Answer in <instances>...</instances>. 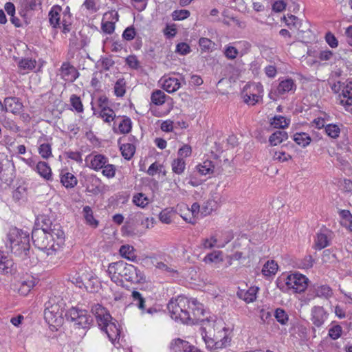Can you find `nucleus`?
I'll use <instances>...</instances> for the list:
<instances>
[{"mask_svg": "<svg viewBox=\"0 0 352 352\" xmlns=\"http://www.w3.org/2000/svg\"><path fill=\"white\" fill-rule=\"evenodd\" d=\"M32 239L36 248L46 252L47 255H54L63 249L65 235L61 226L56 223L50 230L33 229Z\"/></svg>", "mask_w": 352, "mask_h": 352, "instance_id": "nucleus-1", "label": "nucleus"}, {"mask_svg": "<svg viewBox=\"0 0 352 352\" xmlns=\"http://www.w3.org/2000/svg\"><path fill=\"white\" fill-rule=\"evenodd\" d=\"M107 272L111 280L116 283H120L122 278L134 284L146 281L143 272L137 267L122 261L109 264Z\"/></svg>", "mask_w": 352, "mask_h": 352, "instance_id": "nucleus-2", "label": "nucleus"}, {"mask_svg": "<svg viewBox=\"0 0 352 352\" xmlns=\"http://www.w3.org/2000/svg\"><path fill=\"white\" fill-rule=\"evenodd\" d=\"M65 302L60 296H50L45 304L44 317L50 325L60 326L63 323Z\"/></svg>", "mask_w": 352, "mask_h": 352, "instance_id": "nucleus-3", "label": "nucleus"}, {"mask_svg": "<svg viewBox=\"0 0 352 352\" xmlns=\"http://www.w3.org/2000/svg\"><path fill=\"white\" fill-rule=\"evenodd\" d=\"M8 240L12 252L21 257L27 256L30 247L29 234L27 232L16 228H10Z\"/></svg>", "mask_w": 352, "mask_h": 352, "instance_id": "nucleus-4", "label": "nucleus"}, {"mask_svg": "<svg viewBox=\"0 0 352 352\" xmlns=\"http://www.w3.org/2000/svg\"><path fill=\"white\" fill-rule=\"evenodd\" d=\"M167 308L171 318L175 320H180L182 323H190V298L184 296H179L177 298L170 300Z\"/></svg>", "mask_w": 352, "mask_h": 352, "instance_id": "nucleus-5", "label": "nucleus"}, {"mask_svg": "<svg viewBox=\"0 0 352 352\" xmlns=\"http://www.w3.org/2000/svg\"><path fill=\"white\" fill-rule=\"evenodd\" d=\"M308 278L299 273H293L285 276H282L279 279L278 287L281 289L292 290L294 293L303 292L307 287Z\"/></svg>", "mask_w": 352, "mask_h": 352, "instance_id": "nucleus-6", "label": "nucleus"}, {"mask_svg": "<svg viewBox=\"0 0 352 352\" xmlns=\"http://www.w3.org/2000/svg\"><path fill=\"white\" fill-rule=\"evenodd\" d=\"M67 320L74 322V325L83 329L89 328L92 322V318L85 309L72 307L65 314Z\"/></svg>", "mask_w": 352, "mask_h": 352, "instance_id": "nucleus-7", "label": "nucleus"}, {"mask_svg": "<svg viewBox=\"0 0 352 352\" xmlns=\"http://www.w3.org/2000/svg\"><path fill=\"white\" fill-rule=\"evenodd\" d=\"M91 312L95 316L97 323L101 330L104 328V326L114 320L108 311L99 304L92 306Z\"/></svg>", "mask_w": 352, "mask_h": 352, "instance_id": "nucleus-8", "label": "nucleus"}, {"mask_svg": "<svg viewBox=\"0 0 352 352\" xmlns=\"http://www.w3.org/2000/svg\"><path fill=\"white\" fill-rule=\"evenodd\" d=\"M85 162L89 168L95 171H99L106 163L109 162V159L102 154L91 153L86 157Z\"/></svg>", "mask_w": 352, "mask_h": 352, "instance_id": "nucleus-9", "label": "nucleus"}, {"mask_svg": "<svg viewBox=\"0 0 352 352\" xmlns=\"http://www.w3.org/2000/svg\"><path fill=\"white\" fill-rule=\"evenodd\" d=\"M329 314L322 306H314L311 310V321L316 327H321L328 318Z\"/></svg>", "mask_w": 352, "mask_h": 352, "instance_id": "nucleus-10", "label": "nucleus"}, {"mask_svg": "<svg viewBox=\"0 0 352 352\" xmlns=\"http://www.w3.org/2000/svg\"><path fill=\"white\" fill-rule=\"evenodd\" d=\"M333 237V232L327 228L321 229L316 234L315 239V247L318 250H322L330 245Z\"/></svg>", "mask_w": 352, "mask_h": 352, "instance_id": "nucleus-11", "label": "nucleus"}, {"mask_svg": "<svg viewBox=\"0 0 352 352\" xmlns=\"http://www.w3.org/2000/svg\"><path fill=\"white\" fill-rule=\"evenodd\" d=\"M107 336L109 340L116 345L119 343L120 339L121 329L118 322L114 320L109 324L104 326V328L102 329Z\"/></svg>", "mask_w": 352, "mask_h": 352, "instance_id": "nucleus-12", "label": "nucleus"}, {"mask_svg": "<svg viewBox=\"0 0 352 352\" xmlns=\"http://www.w3.org/2000/svg\"><path fill=\"white\" fill-rule=\"evenodd\" d=\"M230 342L228 337L226 336L225 328L223 331H219L214 336V339L210 340H205V342L208 347H214L215 349H221L226 347Z\"/></svg>", "mask_w": 352, "mask_h": 352, "instance_id": "nucleus-13", "label": "nucleus"}, {"mask_svg": "<svg viewBox=\"0 0 352 352\" xmlns=\"http://www.w3.org/2000/svg\"><path fill=\"white\" fill-rule=\"evenodd\" d=\"M60 75L67 82L74 81L78 76L76 69L68 62L62 64Z\"/></svg>", "mask_w": 352, "mask_h": 352, "instance_id": "nucleus-14", "label": "nucleus"}, {"mask_svg": "<svg viewBox=\"0 0 352 352\" xmlns=\"http://www.w3.org/2000/svg\"><path fill=\"white\" fill-rule=\"evenodd\" d=\"M4 107L6 111L16 114L20 113L23 108V104L20 102L19 98L9 97L4 100Z\"/></svg>", "mask_w": 352, "mask_h": 352, "instance_id": "nucleus-15", "label": "nucleus"}, {"mask_svg": "<svg viewBox=\"0 0 352 352\" xmlns=\"http://www.w3.org/2000/svg\"><path fill=\"white\" fill-rule=\"evenodd\" d=\"M195 346L180 338L173 340L170 344L172 352H191Z\"/></svg>", "mask_w": 352, "mask_h": 352, "instance_id": "nucleus-16", "label": "nucleus"}, {"mask_svg": "<svg viewBox=\"0 0 352 352\" xmlns=\"http://www.w3.org/2000/svg\"><path fill=\"white\" fill-rule=\"evenodd\" d=\"M190 299V308L192 315L190 322L193 323L194 321H197L201 319V316H204V306L201 303L197 301L195 298Z\"/></svg>", "mask_w": 352, "mask_h": 352, "instance_id": "nucleus-17", "label": "nucleus"}, {"mask_svg": "<svg viewBox=\"0 0 352 352\" xmlns=\"http://www.w3.org/2000/svg\"><path fill=\"white\" fill-rule=\"evenodd\" d=\"M131 296L137 307L142 310V314L147 313L152 315L157 312V309L153 307L145 309V300L139 292L133 291Z\"/></svg>", "mask_w": 352, "mask_h": 352, "instance_id": "nucleus-18", "label": "nucleus"}, {"mask_svg": "<svg viewBox=\"0 0 352 352\" xmlns=\"http://www.w3.org/2000/svg\"><path fill=\"white\" fill-rule=\"evenodd\" d=\"M218 236H219V230L215 231L214 233H212L209 238L202 239L201 244V247L204 249H212L213 248H223V243L219 244Z\"/></svg>", "mask_w": 352, "mask_h": 352, "instance_id": "nucleus-19", "label": "nucleus"}, {"mask_svg": "<svg viewBox=\"0 0 352 352\" xmlns=\"http://www.w3.org/2000/svg\"><path fill=\"white\" fill-rule=\"evenodd\" d=\"M62 12V8L60 6L56 5L52 7L49 12V21L50 25L56 28L60 26L62 21H60V13Z\"/></svg>", "mask_w": 352, "mask_h": 352, "instance_id": "nucleus-20", "label": "nucleus"}, {"mask_svg": "<svg viewBox=\"0 0 352 352\" xmlns=\"http://www.w3.org/2000/svg\"><path fill=\"white\" fill-rule=\"evenodd\" d=\"M35 279L34 277L28 276L20 281L18 288L19 293L22 296H26L35 285Z\"/></svg>", "mask_w": 352, "mask_h": 352, "instance_id": "nucleus-21", "label": "nucleus"}, {"mask_svg": "<svg viewBox=\"0 0 352 352\" xmlns=\"http://www.w3.org/2000/svg\"><path fill=\"white\" fill-rule=\"evenodd\" d=\"M258 287H250L248 290H240L237 292L239 298L243 300L248 303L252 302L256 298Z\"/></svg>", "mask_w": 352, "mask_h": 352, "instance_id": "nucleus-22", "label": "nucleus"}, {"mask_svg": "<svg viewBox=\"0 0 352 352\" xmlns=\"http://www.w3.org/2000/svg\"><path fill=\"white\" fill-rule=\"evenodd\" d=\"M34 170L39 175L46 180L52 179V170L49 164L45 162H39L36 164Z\"/></svg>", "mask_w": 352, "mask_h": 352, "instance_id": "nucleus-23", "label": "nucleus"}, {"mask_svg": "<svg viewBox=\"0 0 352 352\" xmlns=\"http://www.w3.org/2000/svg\"><path fill=\"white\" fill-rule=\"evenodd\" d=\"M338 94V100L342 105H352V89H334Z\"/></svg>", "mask_w": 352, "mask_h": 352, "instance_id": "nucleus-24", "label": "nucleus"}, {"mask_svg": "<svg viewBox=\"0 0 352 352\" xmlns=\"http://www.w3.org/2000/svg\"><path fill=\"white\" fill-rule=\"evenodd\" d=\"M13 166L10 167V166H6L3 168V170L1 173H0V179L3 183L6 184L7 186H10L14 178V169Z\"/></svg>", "mask_w": 352, "mask_h": 352, "instance_id": "nucleus-25", "label": "nucleus"}, {"mask_svg": "<svg viewBox=\"0 0 352 352\" xmlns=\"http://www.w3.org/2000/svg\"><path fill=\"white\" fill-rule=\"evenodd\" d=\"M288 138L287 133L284 131H276L273 133L269 138L270 144L272 146H276Z\"/></svg>", "mask_w": 352, "mask_h": 352, "instance_id": "nucleus-26", "label": "nucleus"}, {"mask_svg": "<svg viewBox=\"0 0 352 352\" xmlns=\"http://www.w3.org/2000/svg\"><path fill=\"white\" fill-rule=\"evenodd\" d=\"M289 123L290 119L282 116H275L270 120L271 126L276 129H285Z\"/></svg>", "mask_w": 352, "mask_h": 352, "instance_id": "nucleus-27", "label": "nucleus"}, {"mask_svg": "<svg viewBox=\"0 0 352 352\" xmlns=\"http://www.w3.org/2000/svg\"><path fill=\"white\" fill-rule=\"evenodd\" d=\"M60 182L65 188H72L77 184L78 180L72 173L67 172L61 175Z\"/></svg>", "mask_w": 352, "mask_h": 352, "instance_id": "nucleus-28", "label": "nucleus"}, {"mask_svg": "<svg viewBox=\"0 0 352 352\" xmlns=\"http://www.w3.org/2000/svg\"><path fill=\"white\" fill-rule=\"evenodd\" d=\"M293 140L297 144L302 147L307 146L311 141V138L309 134L304 132L296 133L294 135Z\"/></svg>", "mask_w": 352, "mask_h": 352, "instance_id": "nucleus-29", "label": "nucleus"}, {"mask_svg": "<svg viewBox=\"0 0 352 352\" xmlns=\"http://www.w3.org/2000/svg\"><path fill=\"white\" fill-rule=\"evenodd\" d=\"M132 201L135 206L142 208H144L150 203L148 197L142 192L134 194L133 196Z\"/></svg>", "mask_w": 352, "mask_h": 352, "instance_id": "nucleus-30", "label": "nucleus"}, {"mask_svg": "<svg viewBox=\"0 0 352 352\" xmlns=\"http://www.w3.org/2000/svg\"><path fill=\"white\" fill-rule=\"evenodd\" d=\"M36 65V60L31 58H24L18 62L19 68L26 72L33 70L35 68Z\"/></svg>", "mask_w": 352, "mask_h": 352, "instance_id": "nucleus-31", "label": "nucleus"}, {"mask_svg": "<svg viewBox=\"0 0 352 352\" xmlns=\"http://www.w3.org/2000/svg\"><path fill=\"white\" fill-rule=\"evenodd\" d=\"M219 204L214 199H209L201 206V212L204 216L210 214L212 211L217 210Z\"/></svg>", "mask_w": 352, "mask_h": 352, "instance_id": "nucleus-32", "label": "nucleus"}, {"mask_svg": "<svg viewBox=\"0 0 352 352\" xmlns=\"http://www.w3.org/2000/svg\"><path fill=\"white\" fill-rule=\"evenodd\" d=\"M241 98L245 103L249 105H254L262 99V96L260 94H248L243 89L241 92Z\"/></svg>", "mask_w": 352, "mask_h": 352, "instance_id": "nucleus-33", "label": "nucleus"}, {"mask_svg": "<svg viewBox=\"0 0 352 352\" xmlns=\"http://www.w3.org/2000/svg\"><path fill=\"white\" fill-rule=\"evenodd\" d=\"M278 268V264L274 260L267 261L263 267L262 274L265 276L274 275L276 273Z\"/></svg>", "mask_w": 352, "mask_h": 352, "instance_id": "nucleus-34", "label": "nucleus"}, {"mask_svg": "<svg viewBox=\"0 0 352 352\" xmlns=\"http://www.w3.org/2000/svg\"><path fill=\"white\" fill-rule=\"evenodd\" d=\"M176 214L175 210L171 208L164 209L159 214V219L165 224H170L172 222L173 216Z\"/></svg>", "mask_w": 352, "mask_h": 352, "instance_id": "nucleus-35", "label": "nucleus"}, {"mask_svg": "<svg viewBox=\"0 0 352 352\" xmlns=\"http://www.w3.org/2000/svg\"><path fill=\"white\" fill-rule=\"evenodd\" d=\"M134 248L129 245H122L120 248V255L131 261L136 260L137 257L134 254Z\"/></svg>", "mask_w": 352, "mask_h": 352, "instance_id": "nucleus-36", "label": "nucleus"}, {"mask_svg": "<svg viewBox=\"0 0 352 352\" xmlns=\"http://www.w3.org/2000/svg\"><path fill=\"white\" fill-rule=\"evenodd\" d=\"M198 172L202 175H206L213 173L214 166L212 161L206 160L202 164L197 166Z\"/></svg>", "mask_w": 352, "mask_h": 352, "instance_id": "nucleus-37", "label": "nucleus"}, {"mask_svg": "<svg viewBox=\"0 0 352 352\" xmlns=\"http://www.w3.org/2000/svg\"><path fill=\"white\" fill-rule=\"evenodd\" d=\"M36 224L38 228L50 230L53 228L52 223L50 218L45 215H39L36 217Z\"/></svg>", "mask_w": 352, "mask_h": 352, "instance_id": "nucleus-38", "label": "nucleus"}, {"mask_svg": "<svg viewBox=\"0 0 352 352\" xmlns=\"http://www.w3.org/2000/svg\"><path fill=\"white\" fill-rule=\"evenodd\" d=\"M199 210V204L198 203H194L191 206L190 211L188 210V213H191V217H188L186 215H181V217L186 222L195 224L196 223L195 217L198 214Z\"/></svg>", "mask_w": 352, "mask_h": 352, "instance_id": "nucleus-39", "label": "nucleus"}, {"mask_svg": "<svg viewBox=\"0 0 352 352\" xmlns=\"http://www.w3.org/2000/svg\"><path fill=\"white\" fill-rule=\"evenodd\" d=\"M120 149L121 151L122 155L124 159L128 160L133 157L135 151V146L130 143L122 144Z\"/></svg>", "mask_w": 352, "mask_h": 352, "instance_id": "nucleus-40", "label": "nucleus"}, {"mask_svg": "<svg viewBox=\"0 0 352 352\" xmlns=\"http://www.w3.org/2000/svg\"><path fill=\"white\" fill-rule=\"evenodd\" d=\"M88 181L90 182V184L87 185V190L94 194L98 193L100 192L101 180L96 176L92 175L89 178Z\"/></svg>", "mask_w": 352, "mask_h": 352, "instance_id": "nucleus-41", "label": "nucleus"}, {"mask_svg": "<svg viewBox=\"0 0 352 352\" xmlns=\"http://www.w3.org/2000/svg\"><path fill=\"white\" fill-rule=\"evenodd\" d=\"M172 170L174 173L181 175L186 168V162L182 157L175 159L171 164Z\"/></svg>", "mask_w": 352, "mask_h": 352, "instance_id": "nucleus-42", "label": "nucleus"}, {"mask_svg": "<svg viewBox=\"0 0 352 352\" xmlns=\"http://www.w3.org/2000/svg\"><path fill=\"white\" fill-rule=\"evenodd\" d=\"M131 130V120L129 118L123 117L118 123V131L120 133L126 134Z\"/></svg>", "mask_w": 352, "mask_h": 352, "instance_id": "nucleus-43", "label": "nucleus"}, {"mask_svg": "<svg viewBox=\"0 0 352 352\" xmlns=\"http://www.w3.org/2000/svg\"><path fill=\"white\" fill-rule=\"evenodd\" d=\"M83 213L87 223L94 228H96L98 225V221L94 219L91 208L88 206H85L83 208Z\"/></svg>", "mask_w": 352, "mask_h": 352, "instance_id": "nucleus-44", "label": "nucleus"}, {"mask_svg": "<svg viewBox=\"0 0 352 352\" xmlns=\"http://www.w3.org/2000/svg\"><path fill=\"white\" fill-rule=\"evenodd\" d=\"M325 132L327 135L333 139H336L340 136V128L336 124H329L325 126Z\"/></svg>", "mask_w": 352, "mask_h": 352, "instance_id": "nucleus-45", "label": "nucleus"}, {"mask_svg": "<svg viewBox=\"0 0 352 352\" xmlns=\"http://www.w3.org/2000/svg\"><path fill=\"white\" fill-rule=\"evenodd\" d=\"M204 261L206 263L222 262V252L221 251H214L208 254L204 258Z\"/></svg>", "mask_w": 352, "mask_h": 352, "instance_id": "nucleus-46", "label": "nucleus"}, {"mask_svg": "<svg viewBox=\"0 0 352 352\" xmlns=\"http://www.w3.org/2000/svg\"><path fill=\"white\" fill-rule=\"evenodd\" d=\"M166 95L160 89H156L151 95V101L155 105H162L165 102Z\"/></svg>", "mask_w": 352, "mask_h": 352, "instance_id": "nucleus-47", "label": "nucleus"}, {"mask_svg": "<svg viewBox=\"0 0 352 352\" xmlns=\"http://www.w3.org/2000/svg\"><path fill=\"white\" fill-rule=\"evenodd\" d=\"M99 116L102 118L105 122H110L116 117L114 111L110 107L100 110L99 111Z\"/></svg>", "mask_w": 352, "mask_h": 352, "instance_id": "nucleus-48", "label": "nucleus"}, {"mask_svg": "<svg viewBox=\"0 0 352 352\" xmlns=\"http://www.w3.org/2000/svg\"><path fill=\"white\" fill-rule=\"evenodd\" d=\"M272 158L279 162H287L292 158L291 155L281 151H272Z\"/></svg>", "mask_w": 352, "mask_h": 352, "instance_id": "nucleus-49", "label": "nucleus"}, {"mask_svg": "<svg viewBox=\"0 0 352 352\" xmlns=\"http://www.w3.org/2000/svg\"><path fill=\"white\" fill-rule=\"evenodd\" d=\"M70 104L72 106L73 109L77 112V113H82L84 111L83 105L82 103V101L80 100V98L79 96H77L76 95H72L70 97Z\"/></svg>", "mask_w": 352, "mask_h": 352, "instance_id": "nucleus-50", "label": "nucleus"}, {"mask_svg": "<svg viewBox=\"0 0 352 352\" xmlns=\"http://www.w3.org/2000/svg\"><path fill=\"white\" fill-rule=\"evenodd\" d=\"M38 153L43 159H48L52 156V147L48 143L41 144L38 147Z\"/></svg>", "mask_w": 352, "mask_h": 352, "instance_id": "nucleus-51", "label": "nucleus"}, {"mask_svg": "<svg viewBox=\"0 0 352 352\" xmlns=\"http://www.w3.org/2000/svg\"><path fill=\"white\" fill-rule=\"evenodd\" d=\"M2 125L5 129L14 133H18L20 131L19 126H17L13 120L9 118H5L3 119L2 121Z\"/></svg>", "mask_w": 352, "mask_h": 352, "instance_id": "nucleus-52", "label": "nucleus"}, {"mask_svg": "<svg viewBox=\"0 0 352 352\" xmlns=\"http://www.w3.org/2000/svg\"><path fill=\"white\" fill-rule=\"evenodd\" d=\"M316 295L318 297H324L328 298L333 294L330 287L327 285H320L316 289Z\"/></svg>", "mask_w": 352, "mask_h": 352, "instance_id": "nucleus-53", "label": "nucleus"}, {"mask_svg": "<svg viewBox=\"0 0 352 352\" xmlns=\"http://www.w3.org/2000/svg\"><path fill=\"white\" fill-rule=\"evenodd\" d=\"M102 169V173L103 176L107 177L108 179H111L115 177L116 168L113 164H111L107 162Z\"/></svg>", "mask_w": 352, "mask_h": 352, "instance_id": "nucleus-54", "label": "nucleus"}, {"mask_svg": "<svg viewBox=\"0 0 352 352\" xmlns=\"http://www.w3.org/2000/svg\"><path fill=\"white\" fill-rule=\"evenodd\" d=\"M219 236H218L219 244L223 243V248L228 244L234 237L232 232L230 231H219Z\"/></svg>", "mask_w": 352, "mask_h": 352, "instance_id": "nucleus-55", "label": "nucleus"}, {"mask_svg": "<svg viewBox=\"0 0 352 352\" xmlns=\"http://www.w3.org/2000/svg\"><path fill=\"white\" fill-rule=\"evenodd\" d=\"M274 316L276 320L281 324H286L288 321V316L283 309H276L275 311Z\"/></svg>", "mask_w": 352, "mask_h": 352, "instance_id": "nucleus-56", "label": "nucleus"}, {"mask_svg": "<svg viewBox=\"0 0 352 352\" xmlns=\"http://www.w3.org/2000/svg\"><path fill=\"white\" fill-rule=\"evenodd\" d=\"M12 265V261L8 259L6 256L3 255V252H0V272L8 273L9 267Z\"/></svg>", "mask_w": 352, "mask_h": 352, "instance_id": "nucleus-57", "label": "nucleus"}, {"mask_svg": "<svg viewBox=\"0 0 352 352\" xmlns=\"http://www.w3.org/2000/svg\"><path fill=\"white\" fill-rule=\"evenodd\" d=\"M70 18L71 14L69 12V8L67 6L65 11L63 12V17L62 19V25L63 26V32H67L69 31V28H68L70 25Z\"/></svg>", "mask_w": 352, "mask_h": 352, "instance_id": "nucleus-58", "label": "nucleus"}, {"mask_svg": "<svg viewBox=\"0 0 352 352\" xmlns=\"http://www.w3.org/2000/svg\"><path fill=\"white\" fill-rule=\"evenodd\" d=\"M190 12L187 10H177L173 12L172 18L174 21H181L187 19Z\"/></svg>", "mask_w": 352, "mask_h": 352, "instance_id": "nucleus-59", "label": "nucleus"}, {"mask_svg": "<svg viewBox=\"0 0 352 352\" xmlns=\"http://www.w3.org/2000/svg\"><path fill=\"white\" fill-rule=\"evenodd\" d=\"M284 21L286 23V25L291 28L292 26L299 29L300 26V21L294 15H288L287 16H284L283 18Z\"/></svg>", "mask_w": 352, "mask_h": 352, "instance_id": "nucleus-60", "label": "nucleus"}, {"mask_svg": "<svg viewBox=\"0 0 352 352\" xmlns=\"http://www.w3.org/2000/svg\"><path fill=\"white\" fill-rule=\"evenodd\" d=\"M180 83L175 78H168L163 80L162 88H179Z\"/></svg>", "mask_w": 352, "mask_h": 352, "instance_id": "nucleus-61", "label": "nucleus"}, {"mask_svg": "<svg viewBox=\"0 0 352 352\" xmlns=\"http://www.w3.org/2000/svg\"><path fill=\"white\" fill-rule=\"evenodd\" d=\"M223 53H224L225 56L228 59L234 60V58H236V56L239 54V52L236 47L228 45L225 47Z\"/></svg>", "mask_w": 352, "mask_h": 352, "instance_id": "nucleus-62", "label": "nucleus"}, {"mask_svg": "<svg viewBox=\"0 0 352 352\" xmlns=\"http://www.w3.org/2000/svg\"><path fill=\"white\" fill-rule=\"evenodd\" d=\"M199 45L203 51H208L214 46V43L205 37L199 38Z\"/></svg>", "mask_w": 352, "mask_h": 352, "instance_id": "nucleus-63", "label": "nucleus"}, {"mask_svg": "<svg viewBox=\"0 0 352 352\" xmlns=\"http://www.w3.org/2000/svg\"><path fill=\"white\" fill-rule=\"evenodd\" d=\"M192 153V148L188 144H184L183 145L177 152L178 157H182V159H184L185 157H187L190 156Z\"/></svg>", "mask_w": 352, "mask_h": 352, "instance_id": "nucleus-64", "label": "nucleus"}]
</instances>
